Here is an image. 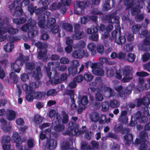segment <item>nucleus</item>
Wrapping results in <instances>:
<instances>
[{"mask_svg":"<svg viewBox=\"0 0 150 150\" xmlns=\"http://www.w3.org/2000/svg\"><path fill=\"white\" fill-rule=\"evenodd\" d=\"M8 21V18L0 15V41H4L7 38V32L14 35L18 31L9 24Z\"/></svg>","mask_w":150,"mask_h":150,"instance_id":"f257e3e1","label":"nucleus"},{"mask_svg":"<svg viewBox=\"0 0 150 150\" xmlns=\"http://www.w3.org/2000/svg\"><path fill=\"white\" fill-rule=\"evenodd\" d=\"M78 117H72V121L70 122L68 125V130L66 132H63L62 134L63 135H76L81 137V135L84 132V128L85 126H83L82 129H78L79 126L76 123V121L77 120Z\"/></svg>","mask_w":150,"mask_h":150,"instance_id":"f03ea898","label":"nucleus"},{"mask_svg":"<svg viewBox=\"0 0 150 150\" xmlns=\"http://www.w3.org/2000/svg\"><path fill=\"white\" fill-rule=\"evenodd\" d=\"M50 15V12L46 11L39 16L38 24L40 27L45 29H46V27L50 28L55 24L56 20L54 18H51L48 19Z\"/></svg>","mask_w":150,"mask_h":150,"instance_id":"7ed1b4c3","label":"nucleus"},{"mask_svg":"<svg viewBox=\"0 0 150 150\" xmlns=\"http://www.w3.org/2000/svg\"><path fill=\"white\" fill-rule=\"evenodd\" d=\"M39 82L38 81L35 82H32L30 81L29 82V85L26 84H24L22 85L23 89L25 92L26 95L25 98L26 100L29 102L32 101L34 98V90L33 88H35L38 87Z\"/></svg>","mask_w":150,"mask_h":150,"instance_id":"20e7f679","label":"nucleus"},{"mask_svg":"<svg viewBox=\"0 0 150 150\" xmlns=\"http://www.w3.org/2000/svg\"><path fill=\"white\" fill-rule=\"evenodd\" d=\"M36 24V22L35 21L31 18H30L27 23L22 26L20 29L22 31L25 32L30 28L29 31L28 33V35L29 38L31 39L37 35L38 33V29L35 26Z\"/></svg>","mask_w":150,"mask_h":150,"instance_id":"39448f33","label":"nucleus"},{"mask_svg":"<svg viewBox=\"0 0 150 150\" xmlns=\"http://www.w3.org/2000/svg\"><path fill=\"white\" fill-rule=\"evenodd\" d=\"M117 12H115L111 14L106 16V19L108 20V23H115L116 24L115 25V30L113 31L111 33V36L109 37V39L112 40L113 39H116V34L118 32L120 33L121 28L119 23V17L115 16Z\"/></svg>","mask_w":150,"mask_h":150,"instance_id":"423d86ee","label":"nucleus"},{"mask_svg":"<svg viewBox=\"0 0 150 150\" xmlns=\"http://www.w3.org/2000/svg\"><path fill=\"white\" fill-rule=\"evenodd\" d=\"M123 2L124 5L127 6L126 9L131 8V14L134 15L140 12L139 8L143 7L142 4L140 3L138 0H132L130 2V0H120V3Z\"/></svg>","mask_w":150,"mask_h":150,"instance_id":"0eeeda50","label":"nucleus"},{"mask_svg":"<svg viewBox=\"0 0 150 150\" xmlns=\"http://www.w3.org/2000/svg\"><path fill=\"white\" fill-rule=\"evenodd\" d=\"M100 0H87L84 3L83 2L77 1L74 4V7L75 8L74 12L75 13L82 15L84 13V10L85 8L87 7L91 2H92L91 5H97L99 4L100 2Z\"/></svg>","mask_w":150,"mask_h":150,"instance_id":"6e6552de","label":"nucleus"},{"mask_svg":"<svg viewBox=\"0 0 150 150\" xmlns=\"http://www.w3.org/2000/svg\"><path fill=\"white\" fill-rule=\"evenodd\" d=\"M115 132L117 133L120 132L122 134H126V135L124 137L123 141L125 144L128 146H129L131 142H133V136L132 134H129V129L127 128H123V126L120 124H117L114 128Z\"/></svg>","mask_w":150,"mask_h":150,"instance_id":"1a4fd4ad","label":"nucleus"},{"mask_svg":"<svg viewBox=\"0 0 150 150\" xmlns=\"http://www.w3.org/2000/svg\"><path fill=\"white\" fill-rule=\"evenodd\" d=\"M29 59L28 56H23L22 54H20L15 62L11 64V70L16 72L19 73L21 69V66H22Z\"/></svg>","mask_w":150,"mask_h":150,"instance_id":"9d476101","label":"nucleus"},{"mask_svg":"<svg viewBox=\"0 0 150 150\" xmlns=\"http://www.w3.org/2000/svg\"><path fill=\"white\" fill-rule=\"evenodd\" d=\"M147 135V133L145 131H141L139 136L140 139L137 138L135 139V144H137L141 143L139 148V150H146L147 149V146L146 144L147 143V141L146 139Z\"/></svg>","mask_w":150,"mask_h":150,"instance_id":"9b49d317","label":"nucleus"},{"mask_svg":"<svg viewBox=\"0 0 150 150\" xmlns=\"http://www.w3.org/2000/svg\"><path fill=\"white\" fill-rule=\"evenodd\" d=\"M136 75L137 76H139V82L140 85L137 86L134 89V93L135 94L144 90V86H143V84L144 83V79L142 77L148 76L149 74L146 72L142 71L137 72L136 73Z\"/></svg>","mask_w":150,"mask_h":150,"instance_id":"f8f14e48","label":"nucleus"},{"mask_svg":"<svg viewBox=\"0 0 150 150\" xmlns=\"http://www.w3.org/2000/svg\"><path fill=\"white\" fill-rule=\"evenodd\" d=\"M131 120L129 124V125L131 127L135 126L137 121L139 123H145L148 120L147 117L145 116H142L140 111H138L136 114L133 115L131 117Z\"/></svg>","mask_w":150,"mask_h":150,"instance_id":"ddd939ff","label":"nucleus"},{"mask_svg":"<svg viewBox=\"0 0 150 150\" xmlns=\"http://www.w3.org/2000/svg\"><path fill=\"white\" fill-rule=\"evenodd\" d=\"M134 85L132 84L126 88H123L121 85L115 87V88L118 93V97H125L131 93Z\"/></svg>","mask_w":150,"mask_h":150,"instance_id":"4468645a","label":"nucleus"},{"mask_svg":"<svg viewBox=\"0 0 150 150\" xmlns=\"http://www.w3.org/2000/svg\"><path fill=\"white\" fill-rule=\"evenodd\" d=\"M61 121L60 115L57 114L52 122V124L54 126V129L55 131L61 132L64 129V125L63 124H60Z\"/></svg>","mask_w":150,"mask_h":150,"instance_id":"2eb2a0df","label":"nucleus"},{"mask_svg":"<svg viewBox=\"0 0 150 150\" xmlns=\"http://www.w3.org/2000/svg\"><path fill=\"white\" fill-rule=\"evenodd\" d=\"M132 69V67L130 66L127 65L125 67L122 71L123 76V78L122 79V82H128L132 79V75L130 73Z\"/></svg>","mask_w":150,"mask_h":150,"instance_id":"dca6fc26","label":"nucleus"},{"mask_svg":"<svg viewBox=\"0 0 150 150\" xmlns=\"http://www.w3.org/2000/svg\"><path fill=\"white\" fill-rule=\"evenodd\" d=\"M35 45L40 49H41L37 57L38 59H41L45 57L47 53V51L45 49L47 47V45L46 43H42L39 41L35 43Z\"/></svg>","mask_w":150,"mask_h":150,"instance_id":"f3484780","label":"nucleus"},{"mask_svg":"<svg viewBox=\"0 0 150 150\" xmlns=\"http://www.w3.org/2000/svg\"><path fill=\"white\" fill-rule=\"evenodd\" d=\"M12 139L14 142L16 143V147L17 148H19L20 150H28L26 146H21V144L22 142L20 137L19 135L18 132H15L13 133L12 137Z\"/></svg>","mask_w":150,"mask_h":150,"instance_id":"a211bd4d","label":"nucleus"},{"mask_svg":"<svg viewBox=\"0 0 150 150\" xmlns=\"http://www.w3.org/2000/svg\"><path fill=\"white\" fill-rule=\"evenodd\" d=\"M60 65L59 62L56 61L49 62L47 64V66L45 68V71L48 77H50L52 73L50 71V68L54 69L58 67Z\"/></svg>","mask_w":150,"mask_h":150,"instance_id":"6ab92c4d","label":"nucleus"},{"mask_svg":"<svg viewBox=\"0 0 150 150\" xmlns=\"http://www.w3.org/2000/svg\"><path fill=\"white\" fill-rule=\"evenodd\" d=\"M88 53L87 50H78L75 51L72 54V57L76 58H81L83 57H87Z\"/></svg>","mask_w":150,"mask_h":150,"instance_id":"aec40b11","label":"nucleus"},{"mask_svg":"<svg viewBox=\"0 0 150 150\" xmlns=\"http://www.w3.org/2000/svg\"><path fill=\"white\" fill-rule=\"evenodd\" d=\"M138 48L139 50L148 51L150 50V39L146 38L143 43L138 45Z\"/></svg>","mask_w":150,"mask_h":150,"instance_id":"412c9836","label":"nucleus"},{"mask_svg":"<svg viewBox=\"0 0 150 150\" xmlns=\"http://www.w3.org/2000/svg\"><path fill=\"white\" fill-rule=\"evenodd\" d=\"M146 96V97H144L142 99H138L136 100L138 106L141 105H148L150 104V101L149 98H150V92L147 93Z\"/></svg>","mask_w":150,"mask_h":150,"instance_id":"4be33fe9","label":"nucleus"},{"mask_svg":"<svg viewBox=\"0 0 150 150\" xmlns=\"http://www.w3.org/2000/svg\"><path fill=\"white\" fill-rule=\"evenodd\" d=\"M65 95H68L70 96V98L72 103L71 105V110H75L76 108V105L74 103V93L73 90H68L65 91L64 93Z\"/></svg>","mask_w":150,"mask_h":150,"instance_id":"5701e85b","label":"nucleus"},{"mask_svg":"<svg viewBox=\"0 0 150 150\" xmlns=\"http://www.w3.org/2000/svg\"><path fill=\"white\" fill-rule=\"evenodd\" d=\"M100 86H98L97 88L99 91H101L102 90L103 93H104V95L106 97H110L115 95V94L113 91L110 88L107 87H104L103 88L102 87L100 89L99 88Z\"/></svg>","mask_w":150,"mask_h":150,"instance_id":"b1692460","label":"nucleus"},{"mask_svg":"<svg viewBox=\"0 0 150 150\" xmlns=\"http://www.w3.org/2000/svg\"><path fill=\"white\" fill-rule=\"evenodd\" d=\"M96 66L93 67L92 69L93 73L96 75L102 76L104 75V72L103 69L100 67L101 64L100 62H96Z\"/></svg>","mask_w":150,"mask_h":150,"instance_id":"393cba45","label":"nucleus"},{"mask_svg":"<svg viewBox=\"0 0 150 150\" xmlns=\"http://www.w3.org/2000/svg\"><path fill=\"white\" fill-rule=\"evenodd\" d=\"M11 138L8 136H4L3 137L1 144L4 150H8L10 147Z\"/></svg>","mask_w":150,"mask_h":150,"instance_id":"a878e982","label":"nucleus"},{"mask_svg":"<svg viewBox=\"0 0 150 150\" xmlns=\"http://www.w3.org/2000/svg\"><path fill=\"white\" fill-rule=\"evenodd\" d=\"M50 10H53L57 9H60V11L63 14H64L66 11V9L64 5H62V4L59 2L57 5L56 3H53L50 7Z\"/></svg>","mask_w":150,"mask_h":150,"instance_id":"bb28decb","label":"nucleus"},{"mask_svg":"<svg viewBox=\"0 0 150 150\" xmlns=\"http://www.w3.org/2000/svg\"><path fill=\"white\" fill-rule=\"evenodd\" d=\"M115 0H105L103 4V8L104 10H110L114 6Z\"/></svg>","mask_w":150,"mask_h":150,"instance_id":"cd10ccee","label":"nucleus"},{"mask_svg":"<svg viewBox=\"0 0 150 150\" xmlns=\"http://www.w3.org/2000/svg\"><path fill=\"white\" fill-rule=\"evenodd\" d=\"M55 73L54 75V77L51 78V76L48 77L49 78V81L47 82V84H51L52 85L56 84L61 83L62 82L60 79H55L58 76L59 73L57 72L56 70H54Z\"/></svg>","mask_w":150,"mask_h":150,"instance_id":"c85d7f7f","label":"nucleus"},{"mask_svg":"<svg viewBox=\"0 0 150 150\" xmlns=\"http://www.w3.org/2000/svg\"><path fill=\"white\" fill-rule=\"evenodd\" d=\"M36 8V6L33 7L32 5L30 4L28 6V10L31 15L32 14L34 11L36 15H38L41 13L43 11H44L43 7L38 8L35 10Z\"/></svg>","mask_w":150,"mask_h":150,"instance_id":"c756f323","label":"nucleus"},{"mask_svg":"<svg viewBox=\"0 0 150 150\" xmlns=\"http://www.w3.org/2000/svg\"><path fill=\"white\" fill-rule=\"evenodd\" d=\"M51 129H47L45 132H43L42 131L40 132V139L42 140L44 139L45 138L47 139H50L51 137Z\"/></svg>","mask_w":150,"mask_h":150,"instance_id":"7c9ffc66","label":"nucleus"},{"mask_svg":"<svg viewBox=\"0 0 150 150\" xmlns=\"http://www.w3.org/2000/svg\"><path fill=\"white\" fill-rule=\"evenodd\" d=\"M56 141L54 139H49L47 141L46 147L48 149L53 150L56 148L57 146Z\"/></svg>","mask_w":150,"mask_h":150,"instance_id":"2f4dec72","label":"nucleus"},{"mask_svg":"<svg viewBox=\"0 0 150 150\" xmlns=\"http://www.w3.org/2000/svg\"><path fill=\"white\" fill-rule=\"evenodd\" d=\"M102 81L101 78L100 77H97L95 79V81H93L90 83V86H91L90 87L88 88V90L91 92H94L96 90V88L94 87L98 83H100V84H101Z\"/></svg>","mask_w":150,"mask_h":150,"instance_id":"473e14b6","label":"nucleus"},{"mask_svg":"<svg viewBox=\"0 0 150 150\" xmlns=\"http://www.w3.org/2000/svg\"><path fill=\"white\" fill-rule=\"evenodd\" d=\"M32 75L33 77L35 78V80L36 81H38L40 79V77L42 76L40 67L38 66L36 67L35 70L34 71Z\"/></svg>","mask_w":150,"mask_h":150,"instance_id":"72a5a7b5","label":"nucleus"},{"mask_svg":"<svg viewBox=\"0 0 150 150\" xmlns=\"http://www.w3.org/2000/svg\"><path fill=\"white\" fill-rule=\"evenodd\" d=\"M127 111L126 110H122L121 112V115L119 116V120L120 122L123 123L127 122L128 120V118L127 116Z\"/></svg>","mask_w":150,"mask_h":150,"instance_id":"f704fd0d","label":"nucleus"},{"mask_svg":"<svg viewBox=\"0 0 150 150\" xmlns=\"http://www.w3.org/2000/svg\"><path fill=\"white\" fill-rule=\"evenodd\" d=\"M61 147L62 150H78L72 148L69 144L68 141L63 142L61 144Z\"/></svg>","mask_w":150,"mask_h":150,"instance_id":"c9c22d12","label":"nucleus"},{"mask_svg":"<svg viewBox=\"0 0 150 150\" xmlns=\"http://www.w3.org/2000/svg\"><path fill=\"white\" fill-rule=\"evenodd\" d=\"M6 117L7 119L10 121L14 120L16 117L15 112L11 110H8L6 111Z\"/></svg>","mask_w":150,"mask_h":150,"instance_id":"e433bc0d","label":"nucleus"},{"mask_svg":"<svg viewBox=\"0 0 150 150\" xmlns=\"http://www.w3.org/2000/svg\"><path fill=\"white\" fill-rule=\"evenodd\" d=\"M77 102L79 105L85 107L88 103L87 97L86 96H84L81 98L79 96L78 98Z\"/></svg>","mask_w":150,"mask_h":150,"instance_id":"4c0bfd02","label":"nucleus"},{"mask_svg":"<svg viewBox=\"0 0 150 150\" xmlns=\"http://www.w3.org/2000/svg\"><path fill=\"white\" fill-rule=\"evenodd\" d=\"M126 40V34H124L123 35L120 36L117 38L115 39L116 43L119 45L124 44Z\"/></svg>","mask_w":150,"mask_h":150,"instance_id":"58836bf2","label":"nucleus"},{"mask_svg":"<svg viewBox=\"0 0 150 150\" xmlns=\"http://www.w3.org/2000/svg\"><path fill=\"white\" fill-rule=\"evenodd\" d=\"M99 117V114L97 112H93L90 115L91 120L95 122L98 121Z\"/></svg>","mask_w":150,"mask_h":150,"instance_id":"ea45409f","label":"nucleus"},{"mask_svg":"<svg viewBox=\"0 0 150 150\" xmlns=\"http://www.w3.org/2000/svg\"><path fill=\"white\" fill-rule=\"evenodd\" d=\"M87 47L92 55H94L96 54V45L95 43L93 42L90 43L87 45Z\"/></svg>","mask_w":150,"mask_h":150,"instance_id":"a19ab883","label":"nucleus"},{"mask_svg":"<svg viewBox=\"0 0 150 150\" xmlns=\"http://www.w3.org/2000/svg\"><path fill=\"white\" fill-rule=\"evenodd\" d=\"M74 49H78L79 50H81L83 49L85 47V43L83 40H80L76 44H74L73 45Z\"/></svg>","mask_w":150,"mask_h":150,"instance_id":"79ce46f5","label":"nucleus"},{"mask_svg":"<svg viewBox=\"0 0 150 150\" xmlns=\"http://www.w3.org/2000/svg\"><path fill=\"white\" fill-rule=\"evenodd\" d=\"M69 75L71 74L72 76H74L76 74H79L78 68L76 67H69L68 69Z\"/></svg>","mask_w":150,"mask_h":150,"instance_id":"37998d69","label":"nucleus"},{"mask_svg":"<svg viewBox=\"0 0 150 150\" xmlns=\"http://www.w3.org/2000/svg\"><path fill=\"white\" fill-rule=\"evenodd\" d=\"M13 47L14 45L12 43H8L4 46V49L6 52H11Z\"/></svg>","mask_w":150,"mask_h":150,"instance_id":"c03bdc74","label":"nucleus"},{"mask_svg":"<svg viewBox=\"0 0 150 150\" xmlns=\"http://www.w3.org/2000/svg\"><path fill=\"white\" fill-rule=\"evenodd\" d=\"M62 28L66 31L68 32H71L73 30L72 25L68 23H64L62 24Z\"/></svg>","mask_w":150,"mask_h":150,"instance_id":"a18cd8bd","label":"nucleus"},{"mask_svg":"<svg viewBox=\"0 0 150 150\" xmlns=\"http://www.w3.org/2000/svg\"><path fill=\"white\" fill-rule=\"evenodd\" d=\"M109 104V106L112 108H116L120 105L119 102L115 99L110 100Z\"/></svg>","mask_w":150,"mask_h":150,"instance_id":"49530a36","label":"nucleus"},{"mask_svg":"<svg viewBox=\"0 0 150 150\" xmlns=\"http://www.w3.org/2000/svg\"><path fill=\"white\" fill-rule=\"evenodd\" d=\"M23 12L22 8L20 6H17L16 8L15 11L13 13V16L17 17L20 16H21Z\"/></svg>","mask_w":150,"mask_h":150,"instance_id":"de8ad7c7","label":"nucleus"},{"mask_svg":"<svg viewBox=\"0 0 150 150\" xmlns=\"http://www.w3.org/2000/svg\"><path fill=\"white\" fill-rule=\"evenodd\" d=\"M74 33L73 35V39L79 40L83 36V32L82 31L74 32Z\"/></svg>","mask_w":150,"mask_h":150,"instance_id":"09e8293b","label":"nucleus"},{"mask_svg":"<svg viewBox=\"0 0 150 150\" xmlns=\"http://www.w3.org/2000/svg\"><path fill=\"white\" fill-rule=\"evenodd\" d=\"M88 145V143L86 142H82L81 143V148L82 150H84L86 149V150H95L93 147Z\"/></svg>","mask_w":150,"mask_h":150,"instance_id":"8fccbe9b","label":"nucleus"},{"mask_svg":"<svg viewBox=\"0 0 150 150\" xmlns=\"http://www.w3.org/2000/svg\"><path fill=\"white\" fill-rule=\"evenodd\" d=\"M27 21L25 18H22L20 19L14 18L13 19V23L17 24H20L25 23Z\"/></svg>","mask_w":150,"mask_h":150,"instance_id":"3c124183","label":"nucleus"},{"mask_svg":"<svg viewBox=\"0 0 150 150\" xmlns=\"http://www.w3.org/2000/svg\"><path fill=\"white\" fill-rule=\"evenodd\" d=\"M10 79L14 83L16 84L18 81V78L17 75L15 73L11 72L9 75Z\"/></svg>","mask_w":150,"mask_h":150,"instance_id":"603ef678","label":"nucleus"},{"mask_svg":"<svg viewBox=\"0 0 150 150\" xmlns=\"http://www.w3.org/2000/svg\"><path fill=\"white\" fill-rule=\"evenodd\" d=\"M46 95V93L44 92H35L34 91V96L35 99H40L44 98Z\"/></svg>","mask_w":150,"mask_h":150,"instance_id":"864d4df0","label":"nucleus"},{"mask_svg":"<svg viewBox=\"0 0 150 150\" xmlns=\"http://www.w3.org/2000/svg\"><path fill=\"white\" fill-rule=\"evenodd\" d=\"M136 58L135 55L132 53L128 54L126 57V59L128 61L133 62L134 61Z\"/></svg>","mask_w":150,"mask_h":150,"instance_id":"5fc2aeb1","label":"nucleus"},{"mask_svg":"<svg viewBox=\"0 0 150 150\" xmlns=\"http://www.w3.org/2000/svg\"><path fill=\"white\" fill-rule=\"evenodd\" d=\"M106 74L107 76L111 77L114 75V71L110 67L107 68L106 69Z\"/></svg>","mask_w":150,"mask_h":150,"instance_id":"6e6d98bb","label":"nucleus"},{"mask_svg":"<svg viewBox=\"0 0 150 150\" xmlns=\"http://www.w3.org/2000/svg\"><path fill=\"white\" fill-rule=\"evenodd\" d=\"M124 51L128 52L132 51L133 49V46L132 44H127L125 45L123 47Z\"/></svg>","mask_w":150,"mask_h":150,"instance_id":"4d7b16f0","label":"nucleus"},{"mask_svg":"<svg viewBox=\"0 0 150 150\" xmlns=\"http://www.w3.org/2000/svg\"><path fill=\"white\" fill-rule=\"evenodd\" d=\"M43 118L38 115H35L34 117V122L37 124H40L42 122Z\"/></svg>","mask_w":150,"mask_h":150,"instance_id":"13d9d810","label":"nucleus"},{"mask_svg":"<svg viewBox=\"0 0 150 150\" xmlns=\"http://www.w3.org/2000/svg\"><path fill=\"white\" fill-rule=\"evenodd\" d=\"M141 28V25L139 24L134 25L132 27V31L134 34H137L138 33Z\"/></svg>","mask_w":150,"mask_h":150,"instance_id":"bf43d9fd","label":"nucleus"},{"mask_svg":"<svg viewBox=\"0 0 150 150\" xmlns=\"http://www.w3.org/2000/svg\"><path fill=\"white\" fill-rule=\"evenodd\" d=\"M35 64L33 62L26 63H25V67L27 69L32 71L35 67Z\"/></svg>","mask_w":150,"mask_h":150,"instance_id":"052dcab7","label":"nucleus"},{"mask_svg":"<svg viewBox=\"0 0 150 150\" xmlns=\"http://www.w3.org/2000/svg\"><path fill=\"white\" fill-rule=\"evenodd\" d=\"M62 122L63 124H66L69 121V116L66 113L65 111H63Z\"/></svg>","mask_w":150,"mask_h":150,"instance_id":"680f3d73","label":"nucleus"},{"mask_svg":"<svg viewBox=\"0 0 150 150\" xmlns=\"http://www.w3.org/2000/svg\"><path fill=\"white\" fill-rule=\"evenodd\" d=\"M1 128L3 130L6 132H9L11 129V127L9 124L2 125Z\"/></svg>","mask_w":150,"mask_h":150,"instance_id":"e2e57ef3","label":"nucleus"},{"mask_svg":"<svg viewBox=\"0 0 150 150\" xmlns=\"http://www.w3.org/2000/svg\"><path fill=\"white\" fill-rule=\"evenodd\" d=\"M97 28L94 26H93L90 28H88L87 33L88 34H90L92 33H96L97 32Z\"/></svg>","mask_w":150,"mask_h":150,"instance_id":"0e129e2a","label":"nucleus"},{"mask_svg":"<svg viewBox=\"0 0 150 150\" xmlns=\"http://www.w3.org/2000/svg\"><path fill=\"white\" fill-rule=\"evenodd\" d=\"M7 40L9 41V43H12L14 41L17 40H20V38L19 37H15L13 36H10L8 34V36L7 37Z\"/></svg>","mask_w":150,"mask_h":150,"instance_id":"69168bd1","label":"nucleus"},{"mask_svg":"<svg viewBox=\"0 0 150 150\" xmlns=\"http://www.w3.org/2000/svg\"><path fill=\"white\" fill-rule=\"evenodd\" d=\"M92 75L89 73H86L84 75V79L87 81H91L93 79Z\"/></svg>","mask_w":150,"mask_h":150,"instance_id":"338daca9","label":"nucleus"},{"mask_svg":"<svg viewBox=\"0 0 150 150\" xmlns=\"http://www.w3.org/2000/svg\"><path fill=\"white\" fill-rule=\"evenodd\" d=\"M102 110L104 112L107 111L109 109V104L107 102L105 101L102 103Z\"/></svg>","mask_w":150,"mask_h":150,"instance_id":"774afa93","label":"nucleus"}]
</instances>
